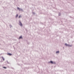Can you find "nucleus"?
Instances as JSON below:
<instances>
[{"label": "nucleus", "mask_w": 74, "mask_h": 74, "mask_svg": "<svg viewBox=\"0 0 74 74\" xmlns=\"http://www.w3.org/2000/svg\"><path fill=\"white\" fill-rule=\"evenodd\" d=\"M21 38H22V36H21L20 37L19 39H21Z\"/></svg>", "instance_id": "5"}, {"label": "nucleus", "mask_w": 74, "mask_h": 74, "mask_svg": "<svg viewBox=\"0 0 74 74\" xmlns=\"http://www.w3.org/2000/svg\"><path fill=\"white\" fill-rule=\"evenodd\" d=\"M60 15H61V14H60V13H59V16H60Z\"/></svg>", "instance_id": "14"}, {"label": "nucleus", "mask_w": 74, "mask_h": 74, "mask_svg": "<svg viewBox=\"0 0 74 74\" xmlns=\"http://www.w3.org/2000/svg\"><path fill=\"white\" fill-rule=\"evenodd\" d=\"M2 58L3 59V60H5V59L3 57H2Z\"/></svg>", "instance_id": "9"}, {"label": "nucleus", "mask_w": 74, "mask_h": 74, "mask_svg": "<svg viewBox=\"0 0 74 74\" xmlns=\"http://www.w3.org/2000/svg\"><path fill=\"white\" fill-rule=\"evenodd\" d=\"M3 69H7V68L5 67H3Z\"/></svg>", "instance_id": "12"}, {"label": "nucleus", "mask_w": 74, "mask_h": 74, "mask_svg": "<svg viewBox=\"0 0 74 74\" xmlns=\"http://www.w3.org/2000/svg\"><path fill=\"white\" fill-rule=\"evenodd\" d=\"M8 62V61H7V62Z\"/></svg>", "instance_id": "16"}, {"label": "nucleus", "mask_w": 74, "mask_h": 74, "mask_svg": "<svg viewBox=\"0 0 74 74\" xmlns=\"http://www.w3.org/2000/svg\"><path fill=\"white\" fill-rule=\"evenodd\" d=\"M73 45H68V47H72Z\"/></svg>", "instance_id": "6"}, {"label": "nucleus", "mask_w": 74, "mask_h": 74, "mask_svg": "<svg viewBox=\"0 0 74 74\" xmlns=\"http://www.w3.org/2000/svg\"><path fill=\"white\" fill-rule=\"evenodd\" d=\"M32 14H33L34 15V14H35V13L34 12H32Z\"/></svg>", "instance_id": "15"}, {"label": "nucleus", "mask_w": 74, "mask_h": 74, "mask_svg": "<svg viewBox=\"0 0 74 74\" xmlns=\"http://www.w3.org/2000/svg\"><path fill=\"white\" fill-rule=\"evenodd\" d=\"M60 53V51H58L56 52V54H58V53Z\"/></svg>", "instance_id": "4"}, {"label": "nucleus", "mask_w": 74, "mask_h": 74, "mask_svg": "<svg viewBox=\"0 0 74 74\" xmlns=\"http://www.w3.org/2000/svg\"><path fill=\"white\" fill-rule=\"evenodd\" d=\"M18 14H16V18H17V17H18Z\"/></svg>", "instance_id": "13"}, {"label": "nucleus", "mask_w": 74, "mask_h": 74, "mask_svg": "<svg viewBox=\"0 0 74 74\" xmlns=\"http://www.w3.org/2000/svg\"><path fill=\"white\" fill-rule=\"evenodd\" d=\"M10 28H11V27H12V25H10Z\"/></svg>", "instance_id": "8"}, {"label": "nucleus", "mask_w": 74, "mask_h": 74, "mask_svg": "<svg viewBox=\"0 0 74 74\" xmlns=\"http://www.w3.org/2000/svg\"><path fill=\"white\" fill-rule=\"evenodd\" d=\"M49 63H51V64H55V62H53V61H51Z\"/></svg>", "instance_id": "3"}, {"label": "nucleus", "mask_w": 74, "mask_h": 74, "mask_svg": "<svg viewBox=\"0 0 74 74\" xmlns=\"http://www.w3.org/2000/svg\"><path fill=\"white\" fill-rule=\"evenodd\" d=\"M17 9L19 10V11H21V12H23V10L21 8H17Z\"/></svg>", "instance_id": "2"}, {"label": "nucleus", "mask_w": 74, "mask_h": 74, "mask_svg": "<svg viewBox=\"0 0 74 74\" xmlns=\"http://www.w3.org/2000/svg\"><path fill=\"white\" fill-rule=\"evenodd\" d=\"M21 17H22V16H21V15H20L19 16L18 18H21Z\"/></svg>", "instance_id": "10"}, {"label": "nucleus", "mask_w": 74, "mask_h": 74, "mask_svg": "<svg viewBox=\"0 0 74 74\" xmlns=\"http://www.w3.org/2000/svg\"><path fill=\"white\" fill-rule=\"evenodd\" d=\"M19 23L18 24L19 26L21 27H22V26H23V25H22V23H21V21H19Z\"/></svg>", "instance_id": "1"}, {"label": "nucleus", "mask_w": 74, "mask_h": 74, "mask_svg": "<svg viewBox=\"0 0 74 74\" xmlns=\"http://www.w3.org/2000/svg\"><path fill=\"white\" fill-rule=\"evenodd\" d=\"M8 55H10V56L12 55V54H10V53H8Z\"/></svg>", "instance_id": "11"}, {"label": "nucleus", "mask_w": 74, "mask_h": 74, "mask_svg": "<svg viewBox=\"0 0 74 74\" xmlns=\"http://www.w3.org/2000/svg\"><path fill=\"white\" fill-rule=\"evenodd\" d=\"M65 45H66V46H67L68 47V45H69L67 44V43H65Z\"/></svg>", "instance_id": "7"}]
</instances>
